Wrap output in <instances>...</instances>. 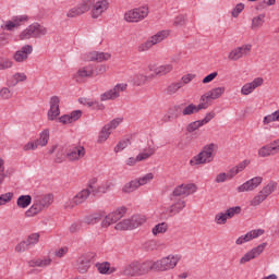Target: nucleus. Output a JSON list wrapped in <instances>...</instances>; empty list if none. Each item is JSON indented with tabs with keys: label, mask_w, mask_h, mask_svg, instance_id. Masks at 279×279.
I'll list each match as a JSON object with an SVG mask.
<instances>
[{
	"label": "nucleus",
	"mask_w": 279,
	"mask_h": 279,
	"mask_svg": "<svg viewBox=\"0 0 279 279\" xmlns=\"http://www.w3.org/2000/svg\"><path fill=\"white\" fill-rule=\"evenodd\" d=\"M24 151H32L34 149H38V144L36 141L28 142L26 145L23 147Z\"/></svg>",
	"instance_id": "62"
},
{
	"label": "nucleus",
	"mask_w": 279,
	"mask_h": 279,
	"mask_svg": "<svg viewBox=\"0 0 279 279\" xmlns=\"http://www.w3.org/2000/svg\"><path fill=\"white\" fill-rule=\"evenodd\" d=\"M263 184V177H255L242 185L238 186V193H245L247 191H254L255 189H258Z\"/></svg>",
	"instance_id": "15"
},
{
	"label": "nucleus",
	"mask_w": 279,
	"mask_h": 279,
	"mask_svg": "<svg viewBox=\"0 0 279 279\" xmlns=\"http://www.w3.org/2000/svg\"><path fill=\"white\" fill-rule=\"evenodd\" d=\"M80 104H82L83 106H88V108H93V106H95V104H99V101L97 100H92L89 98H80L78 99Z\"/></svg>",
	"instance_id": "60"
},
{
	"label": "nucleus",
	"mask_w": 279,
	"mask_h": 279,
	"mask_svg": "<svg viewBox=\"0 0 279 279\" xmlns=\"http://www.w3.org/2000/svg\"><path fill=\"white\" fill-rule=\"evenodd\" d=\"M81 5L86 12H88V10L95 5V0H83Z\"/></svg>",
	"instance_id": "64"
},
{
	"label": "nucleus",
	"mask_w": 279,
	"mask_h": 279,
	"mask_svg": "<svg viewBox=\"0 0 279 279\" xmlns=\"http://www.w3.org/2000/svg\"><path fill=\"white\" fill-rule=\"evenodd\" d=\"M125 90H128L126 83L117 84L112 89H109L100 95V101L119 99V97H121V93H125Z\"/></svg>",
	"instance_id": "8"
},
{
	"label": "nucleus",
	"mask_w": 279,
	"mask_h": 279,
	"mask_svg": "<svg viewBox=\"0 0 279 279\" xmlns=\"http://www.w3.org/2000/svg\"><path fill=\"white\" fill-rule=\"evenodd\" d=\"M276 191V183H269L259 191V193L251 201L252 206H260L271 193Z\"/></svg>",
	"instance_id": "9"
},
{
	"label": "nucleus",
	"mask_w": 279,
	"mask_h": 279,
	"mask_svg": "<svg viewBox=\"0 0 279 279\" xmlns=\"http://www.w3.org/2000/svg\"><path fill=\"white\" fill-rule=\"evenodd\" d=\"M215 222L218 226H226V223L228 222L226 216L223 215V213H219L215 216Z\"/></svg>",
	"instance_id": "58"
},
{
	"label": "nucleus",
	"mask_w": 279,
	"mask_h": 279,
	"mask_svg": "<svg viewBox=\"0 0 279 279\" xmlns=\"http://www.w3.org/2000/svg\"><path fill=\"white\" fill-rule=\"evenodd\" d=\"M180 88H182V83L180 81L173 82L166 88V93L167 95H175Z\"/></svg>",
	"instance_id": "43"
},
{
	"label": "nucleus",
	"mask_w": 279,
	"mask_h": 279,
	"mask_svg": "<svg viewBox=\"0 0 279 279\" xmlns=\"http://www.w3.org/2000/svg\"><path fill=\"white\" fill-rule=\"evenodd\" d=\"M167 222H161L156 225L153 229L151 232L154 234V236L158 235V234H165V232H167Z\"/></svg>",
	"instance_id": "44"
},
{
	"label": "nucleus",
	"mask_w": 279,
	"mask_h": 279,
	"mask_svg": "<svg viewBox=\"0 0 279 279\" xmlns=\"http://www.w3.org/2000/svg\"><path fill=\"white\" fill-rule=\"evenodd\" d=\"M13 197H14V193H12V192L1 194L0 195V206H5V204H9V202H12Z\"/></svg>",
	"instance_id": "48"
},
{
	"label": "nucleus",
	"mask_w": 279,
	"mask_h": 279,
	"mask_svg": "<svg viewBox=\"0 0 279 279\" xmlns=\"http://www.w3.org/2000/svg\"><path fill=\"white\" fill-rule=\"evenodd\" d=\"M265 247H267V243H262L258 246L252 248L244 256L240 258V265H245V263H250V260H254V258H258L265 252Z\"/></svg>",
	"instance_id": "13"
},
{
	"label": "nucleus",
	"mask_w": 279,
	"mask_h": 279,
	"mask_svg": "<svg viewBox=\"0 0 279 279\" xmlns=\"http://www.w3.org/2000/svg\"><path fill=\"white\" fill-rule=\"evenodd\" d=\"M169 36V33L167 31H160L156 35L151 36L148 40L142 43L137 47L138 53H143L145 51H149L154 45H158V43H162L165 38Z\"/></svg>",
	"instance_id": "7"
},
{
	"label": "nucleus",
	"mask_w": 279,
	"mask_h": 279,
	"mask_svg": "<svg viewBox=\"0 0 279 279\" xmlns=\"http://www.w3.org/2000/svg\"><path fill=\"white\" fill-rule=\"evenodd\" d=\"M111 56L108 52H96V62H106L110 60Z\"/></svg>",
	"instance_id": "59"
},
{
	"label": "nucleus",
	"mask_w": 279,
	"mask_h": 279,
	"mask_svg": "<svg viewBox=\"0 0 279 279\" xmlns=\"http://www.w3.org/2000/svg\"><path fill=\"white\" fill-rule=\"evenodd\" d=\"M138 186H141L138 184V181L137 180H133V181L126 183L123 186L122 191H123V193H134V191H136V189H138Z\"/></svg>",
	"instance_id": "42"
},
{
	"label": "nucleus",
	"mask_w": 279,
	"mask_h": 279,
	"mask_svg": "<svg viewBox=\"0 0 279 279\" xmlns=\"http://www.w3.org/2000/svg\"><path fill=\"white\" fill-rule=\"evenodd\" d=\"M0 97H1V99H11L12 93L10 92V89L8 87H3L0 90Z\"/></svg>",
	"instance_id": "63"
},
{
	"label": "nucleus",
	"mask_w": 279,
	"mask_h": 279,
	"mask_svg": "<svg viewBox=\"0 0 279 279\" xmlns=\"http://www.w3.org/2000/svg\"><path fill=\"white\" fill-rule=\"evenodd\" d=\"M33 51L34 47L32 45H25L13 53V60L19 63L27 62Z\"/></svg>",
	"instance_id": "14"
},
{
	"label": "nucleus",
	"mask_w": 279,
	"mask_h": 279,
	"mask_svg": "<svg viewBox=\"0 0 279 279\" xmlns=\"http://www.w3.org/2000/svg\"><path fill=\"white\" fill-rule=\"evenodd\" d=\"M93 262L90 256L82 255L76 260V270L78 274H88V269H90Z\"/></svg>",
	"instance_id": "18"
},
{
	"label": "nucleus",
	"mask_w": 279,
	"mask_h": 279,
	"mask_svg": "<svg viewBox=\"0 0 279 279\" xmlns=\"http://www.w3.org/2000/svg\"><path fill=\"white\" fill-rule=\"evenodd\" d=\"M147 75L138 73L133 76L132 82L134 86H145V84H147Z\"/></svg>",
	"instance_id": "37"
},
{
	"label": "nucleus",
	"mask_w": 279,
	"mask_h": 279,
	"mask_svg": "<svg viewBox=\"0 0 279 279\" xmlns=\"http://www.w3.org/2000/svg\"><path fill=\"white\" fill-rule=\"evenodd\" d=\"M147 16H149V8L138 7L126 11L124 13V21H126V23H141V21H145Z\"/></svg>",
	"instance_id": "6"
},
{
	"label": "nucleus",
	"mask_w": 279,
	"mask_h": 279,
	"mask_svg": "<svg viewBox=\"0 0 279 279\" xmlns=\"http://www.w3.org/2000/svg\"><path fill=\"white\" fill-rule=\"evenodd\" d=\"M128 213V207L122 206L118 207L114 211L106 215V211H97L84 218L85 223L88 226H95V223H99L101 221V228H109L112 223H117V221L123 219Z\"/></svg>",
	"instance_id": "1"
},
{
	"label": "nucleus",
	"mask_w": 279,
	"mask_h": 279,
	"mask_svg": "<svg viewBox=\"0 0 279 279\" xmlns=\"http://www.w3.org/2000/svg\"><path fill=\"white\" fill-rule=\"evenodd\" d=\"M39 239H40V234L32 233L31 235H28L26 243L31 247V245H36V243H38Z\"/></svg>",
	"instance_id": "53"
},
{
	"label": "nucleus",
	"mask_w": 279,
	"mask_h": 279,
	"mask_svg": "<svg viewBox=\"0 0 279 279\" xmlns=\"http://www.w3.org/2000/svg\"><path fill=\"white\" fill-rule=\"evenodd\" d=\"M95 182H97V180H93L89 183V189H90L93 195H98V193H108V191H111V189H114V182H112L110 180L105 181L98 187L93 186V184H95Z\"/></svg>",
	"instance_id": "21"
},
{
	"label": "nucleus",
	"mask_w": 279,
	"mask_h": 279,
	"mask_svg": "<svg viewBox=\"0 0 279 279\" xmlns=\"http://www.w3.org/2000/svg\"><path fill=\"white\" fill-rule=\"evenodd\" d=\"M90 193H93V190H90L89 186L87 189L82 190L72 199L65 203V208H75V206L84 204V202H86V199L90 197Z\"/></svg>",
	"instance_id": "10"
},
{
	"label": "nucleus",
	"mask_w": 279,
	"mask_h": 279,
	"mask_svg": "<svg viewBox=\"0 0 279 279\" xmlns=\"http://www.w3.org/2000/svg\"><path fill=\"white\" fill-rule=\"evenodd\" d=\"M110 8V3L108 0H100L96 3H94V7L92 9V19H99L104 12H106Z\"/></svg>",
	"instance_id": "22"
},
{
	"label": "nucleus",
	"mask_w": 279,
	"mask_h": 279,
	"mask_svg": "<svg viewBox=\"0 0 279 279\" xmlns=\"http://www.w3.org/2000/svg\"><path fill=\"white\" fill-rule=\"evenodd\" d=\"M210 104L201 101L198 105L190 104L183 110V117H191V114H197L201 110H208Z\"/></svg>",
	"instance_id": "16"
},
{
	"label": "nucleus",
	"mask_w": 279,
	"mask_h": 279,
	"mask_svg": "<svg viewBox=\"0 0 279 279\" xmlns=\"http://www.w3.org/2000/svg\"><path fill=\"white\" fill-rule=\"evenodd\" d=\"M193 80H195V74H185L181 77L179 83L181 84L182 88H184V86H186V84H191Z\"/></svg>",
	"instance_id": "51"
},
{
	"label": "nucleus",
	"mask_w": 279,
	"mask_h": 279,
	"mask_svg": "<svg viewBox=\"0 0 279 279\" xmlns=\"http://www.w3.org/2000/svg\"><path fill=\"white\" fill-rule=\"evenodd\" d=\"M86 156V149L83 146H75L66 153V158L70 161L80 160Z\"/></svg>",
	"instance_id": "24"
},
{
	"label": "nucleus",
	"mask_w": 279,
	"mask_h": 279,
	"mask_svg": "<svg viewBox=\"0 0 279 279\" xmlns=\"http://www.w3.org/2000/svg\"><path fill=\"white\" fill-rule=\"evenodd\" d=\"M147 221V218L143 215H135L131 218V227L134 229L138 228L140 226H143Z\"/></svg>",
	"instance_id": "35"
},
{
	"label": "nucleus",
	"mask_w": 279,
	"mask_h": 279,
	"mask_svg": "<svg viewBox=\"0 0 279 279\" xmlns=\"http://www.w3.org/2000/svg\"><path fill=\"white\" fill-rule=\"evenodd\" d=\"M154 180V173H147L144 177H141L137 182L140 186H145V184H149Z\"/></svg>",
	"instance_id": "50"
},
{
	"label": "nucleus",
	"mask_w": 279,
	"mask_h": 279,
	"mask_svg": "<svg viewBox=\"0 0 279 279\" xmlns=\"http://www.w3.org/2000/svg\"><path fill=\"white\" fill-rule=\"evenodd\" d=\"M96 269L99 271V274L110 276V263L108 262L97 263Z\"/></svg>",
	"instance_id": "41"
},
{
	"label": "nucleus",
	"mask_w": 279,
	"mask_h": 279,
	"mask_svg": "<svg viewBox=\"0 0 279 279\" xmlns=\"http://www.w3.org/2000/svg\"><path fill=\"white\" fill-rule=\"evenodd\" d=\"M86 10L78 4L77 7H74L70 9L66 13L68 19H77V16H82V14H86Z\"/></svg>",
	"instance_id": "30"
},
{
	"label": "nucleus",
	"mask_w": 279,
	"mask_h": 279,
	"mask_svg": "<svg viewBox=\"0 0 279 279\" xmlns=\"http://www.w3.org/2000/svg\"><path fill=\"white\" fill-rule=\"evenodd\" d=\"M29 17L27 15H17L12 17V21L5 23V27L9 32H12L14 27H21V23H27Z\"/></svg>",
	"instance_id": "25"
},
{
	"label": "nucleus",
	"mask_w": 279,
	"mask_h": 279,
	"mask_svg": "<svg viewBox=\"0 0 279 279\" xmlns=\"http://www.w3.org/2000/svg\"><path fill=\"white\" fill-rule=\"evenodd\" d=\"M251 51H252V44H245L241 47H238L231 50L228 54V59L232 60L233 62H236V60H241L243 56H250Z\"/></svg>",
	"instance_id": "12"
},
{
	"label": "nucleus",
	"mask_w": 279,
	"mask_h": 279,
	"mask_svg": "<svg viewBox=\"0 0 279 279\" xmlns=\"http://www.w3.org/2000/svg\"><path fill=\"white\" fill-rule=\"evenodd\" d=\"M174 27H182L186 25V15H179L174 19L173 22Z\"/></svg>",
	"instance_id": "54"
},
{
	"label": "nucleus",
	"mask_w": 279,
	"mask_h": 279,
	"mask_svg": "<svg viewBox=\"0 0 279 279\" xmlns=\"http://www.w3.org/2000/svg\"><path fill=\"white\" fill-rule=\"evenodd\" d=\"M204 126V124L202 123L201 120L191 122L187 126H186V131L191 134L193 132H195L196 130H199V128Z\"/></svg>",
	"instance_id": "49"
},
{
	"label": "nucleus",
	"mask_w": 279,
	"mask_h": 279,
	"mask_svg": "<svg viewBox=\"0 0 279 279\" xmlns=\"http://www.w3.org/2000/svg\"><path fill=\"white\" fill-rule=\"evenodd\" d=\"M193 193H197V185L195 183L181 184L173 190L172 197H189Z\"/></svg>",
	"instance_id": "11"
},
{
	"label": "nucleus",
	"mask_w": 279,
	"mask_h": 279,
	"mask_svg": "<svg viewBox=\"0 0 279 279\" xmlns=\"http://www.w3.org/2000/svg\"><path fill=\"white\" fill-rule=\"evenodd\" d=\"M29 204H32V196L29 195H22L16 201L19 208H27Z\"/></svg>",
	"instance_id": "38"
},
{
	"label": "nucleus",
	"mask_w": 279,
	"mask_h": 279,
	"mask_svg": "<svg viewBox=\"0 0 279 279\" xmlns=\"http://www.w3.org/2000/svg\"><path fill=\"white\" fill-rule=\"evenodd\" d=\"M47 27L40 25L39 23H33L20 34V40H29V38H41V36H47Z\"/></svg>",
	"instance_id": "5"
},
{
	"label": "nucleus",
	"mask_w": 279,
	"mask_h": 279,
	"mask_svg": "<svg viewBox=\"0 0 279 279\" xmlns=\"http://www.w3.org/2000/svg\"><path fill=\"white\" fill-rule=\"evenodd\" d=\"M154 156V148H149L146 153H141L137 155V160L142 162V160H147V158H151Z\"/></svg>",
	"instance_id": "55"
},
{
	"label": "nucleus",
	"mask_w": 279,
	"mask_h": 279,
	"mask_svg": "<svg viewBox=\"0 0 279 279\" xmlns=\"http://www.w3.org/2000/svg\"><path fill=\"white\" fill-rule=\"evenodd\" d=\"M247 165H250V160L245 159L244 161L238 163L236 166H234L233 168H231L227 175H228V180H232V178H234L235 175H239V173H241V171L245 170V167H247Z\"/></svg>",
	"instance_id": "27"
},
{
	"label": "nucleus",
	"mask_w": 279,
	"mask_h": 279,
	"mask_svg": "<svg viewBox=\"0 0 279 279\" xmlns=\"http://www.w3.org/2000/svg\"><path fill=\"white\" fill-rule=\"evenodd\" d=\"M173 71V64H163L155 69V75L162 77V75H169Z\"/></svg>",
	"instance_id": "31"
},
{
	"label": "nucleus",
	"mask_w": 279,
	"mask_h": 279,
	"mask_svg": "<svg viewBox=\"0 0 279 279\" xmlns=\"http://www.w3.org/2000/svg\"><path fill=\"white\" fill-rule=\"evenodd\" d=\"M44 208H49L53 204V195L47 194L41 197L35 198Z\"/></svg>",
	"instance_id": "34"
},
{
	"label": "nucleus",
	"mask_w": 279,
	"mask_h": 279,
	"mask_svg": "<svg viewBox=\"0 0 279 279\" xmlns=\"http://www.w3.org/2000/svg\"><path fill=\"white\" fill-rule=\"evenodd\" d=\"M181 258L182 257L180 255L170 254L156 262L149 260L150 271H169L171 269H175Z\"/></svg>",
	"instance_id": "4"
},
{
	"label": "nucleus",
	"mask_w": 279,
	"mask_h": 279,
	"mask_svg": "<svg viewBox=\"0 0 279 279\" xmlns=\"http://www.w3.org/2000/svg\"><path fill=\"white\" fill-rule=\"evenodd\" d=\"M226 93V87H216L201 96L203 104H210L209 99H219Z\"/></svg>",
	"instance_id": "20"
},
{
	"label": "nucleus",
	"mask_w": 279,
	"mask_h": 279,
	"mask_svg": "<svg viewBox=\"0 0 279 279\" xmlns=\"http://www.w3.org/2000/svg\"><path fill=\"white\" fill-rule=\"evenodd\" d=\"M263 77H256L253 82L244 84L241 88V94L245 96L252 95L256 88L263 86Z\"/></svg>",
	"instance_id": "23"
},
{
	"label": "nucleus",
	"mask_w": 279,
	"mask_h": 279,
	"mask_svg": "<svg viewBox=\"0 0 279 279\" xmlns=\"http://www.w3.org/2000/svg\"><path fill=\"white\" fill-rule=\"evenodd\" d=\"M243 10H245V5H243V3L236 4L235 8L232 10L231 14L234 19H236V16H239V14L243 12Z\"/></svg>",
	"instance_id": "61"
},
{
	"label": "nucleus",
	"mask_w": 279,
	"mask_h": 279,
	"mask_svg": "<svg viewBox=\"0 0 279 279\" xmlns=\"http://www.w3.org/2000/svg\"><path fill=\"white\" fill-rule=\"evenodd\" d=\"M274 121H279V110L264 117L263 123L264 125H269V123H274Z\"/></svg>",
	"instance_id": "46"
},
{
	"label": "nucleus",
	"mask_w": 279,
	"mask_h": 279,
	"mask_svg": "<svg viewBox=\"0 0 279 279\" xmlns=\"http://www.w3.org/2000/svg\"><path fill=\"white\" fill-rule=\"evenodd\" d=\"M110 134H112L110 126L105 125L99 133L98 143H106V141H108V138L110 137Z\"/></svg>",
	"instance_id": "40"
},
{
	"label": "nucleus",
	"mask_w": 279,
	"mask_h": 279,
	"mask_svg": "<svg viewBox=\"0 0 279 279\" xmlns=\"http://www.w3.org/2000/svg\"><path fill=\"white\" fill-rule=\"evenodd\" d=\"M52 259L50 257L44 259H33L28 262L29 267H49L51 265Z\"/></svg>",
	"instance_id": "32"
},
{
	"label": "nucleus",
	"mask_w": 279,
	"mask_h": 279,
	"mask_svg": "<svg viewBox=\"0 0 279 279\" xmlns=\"http://www.w3.org/2000/svg\"><path fill=\"white\" fill-rule=\"evenodd\" d=\"M95 75V70L93 69V65H86L83 68H80L74 75L75 80H84V77H93Z\"/></svg>",
	"instance_id": "26"
},
{
	"label": "nucleus",
	"mask_w": 279,
	"mask_h": 279,
	"mask_svg": "<svg viewBox=\"0 0 279 279\" xmlns=\"http://www.w3.org/2000/svg\"><path fill=\"white\" fill-rule=\"evenodd\" d=\"M14 66V62L9 58L0 59V71H5L8 69H12Z\"/></svg>",
	"instance_id": "47"
},
{
	"label": "nucleus",
	"mask_w": 279,
	"mask_h": 279,
	"mask_svg": "<svg viewBox=\"0 0 279 279\" xmlns=\"http://www.w3.org/2000/svg\"><path fill=\"white\" fill-rule=\"evenodd\" d=\"M116 230H133L131 219H124L116 225Z\"/></svg>",
	"instance_id": "45"
},
{
	"label": "nucleus",
	"mask_w": 279,
	"mask_h": 279,
	"mask_svg": "<svg viewBox=\"0 0 279 279\" xmlns=\"http://www.w3.org/2000/svg\"><path fill=\"white\" fill-rule=\"evenodd\" d=\"M130 138H125L122 140L121 142H119L117 144V146L114 147V151L116 154H119V151H123V149H125V147H128V145H130Z\"/></svg>",
	"instance_id": "52"
},
{
	"label": "nucleus",
	"mask_w": 279,
	"mask_h": 279,
	"mask_svg": "<svg viewBox=\"0 0 279 279\" xmlns=\"http://www.w3.org/2000/svg\"><path fill=\"white\" fill-rule=\"evenodd\" d=\"M27 80V75L25 73H15L13 75V86H16L19 82H25Z\"/></svg>",
	"instance_id": "56"
},
{
	"label": "nucleus",
	"mask_w": 279,
	"mask_h": 279,
	"mask_svg": "<svg viewBox=\"0 0 279 279\" xmlns=\"http://www.w3.org/2000/svg\"><path fill=\"white\" fill-rule=\"evenodd\" d=\"M57 117H60V97L52 96L50 98V109L48 111L49 121H54Z\"/></svg>",
	"instance_id": "19"
},
{
	"label": "nucleus",
	"mask_w": 279,
	"mask_h": 279,
	"mask_svg": "<svg viewBox=\"0 0 279 279\" xmlns=\"http://www.w3.org/2000/svg\"><path fill=\"white\" fill-rule=\"evenodd\" d=\"M265 234V230L263 229H256L247 232L245 235H241L235 240L236 245H243V243H248V241H252L254 239H258V236H263Z\"/></svg>",
	"instance_id": "17"
},
{
	"label": "nucleus",
	"mask_w": 279,
	"mask_h": 279,
	"mask_svg": "<svg viewBox=\"0 0 279 279\" xmlns=\"http://www.w3.org/2000/svg\"><path fill=\"white\" fill-rule=\"evenodd\" d=\"M150 264L149 260L140 263V262H131L124 265L120 271V276H126V278H136L138 276H145L149 274Z\"/></svg>",
	"instance_id": "2"
},
{
	"label": "nucleus",
	"mask_w": 279,
	"mask_h": 279,
	"mask_svg": "<svg viewBox=\"0 0 279 279\" xmlns=\"http://www.w3.org/2000/svg\"><path fill=\"white\" fill-rule=\"evenodd\" d=\"M258 156L260 158H267L268 156H276V153H275L274 148L270 146V144H268V145L259 148Z\"/></svg>",
	"instance_id": "36"
},
{
	"label": "nucleus",
	"mask_w": 279,
	"mask_h": 279,
	"mask_svg": "<svg viewBox=\"0 0 279 279\" xmlns=\"http://www.w3.org/2000/svg\"><path fill=\"white\" fill-rule=\"evenodd\" d=\"M35 143H37L38 147H47V143H49V130H44L40 133L39 138L36 140Z\"/></svg>",
	"instance_id": "33"
},
{
	"label": "nucleus",
	"mask_w": 279,
	"mask_h": 279,
	"mask_svg": "<svg viewBox=\"0 0 279 279\" xmlns=\"http://www.w3.org/2000/svg\"><path fill=\"white\" fill-rule=\"evenodd\" d=\"M26 250H29V244L26 241H22L15 246V252L19 254L26 252Z\"/></svg>",
	"instance_id": "57"
},
{
	"label": "nucleus",
	"mask_w": 279,
	"mask_h": 279,
	"mask_svg": "<svg viewBox=\"0 0 279 279\" xmlns=\"http://www.w3.org/2000/svg\"><path fill=\"white\" fill-rule=\"evenodd\" d=\"M186 208V201L178 199L169 208L170 215H180Z\"/></svg>",
	"instance_id": "28"
},
{
	"label": "nucleus",
	"mask_w": 279,
	"mask_h": 279,
	"mask_svg": "<svg viewBox=\"0 0 279 279\" xmlns=\"http://www.w3.org/2000/svg\"><path fill=\"white\" fill-rule=\"evenodd\" d=\"M184 104L174 106L173 108L169 109L168 116L165 117L163 121L169 123V121H173V119H178L180 117V108H182Z\"/></svg>",
	"instance_id": "29"
},
{
	"label": "nucleus",
	"mask_w": 279,
	"mask_h": 279,
	"mask_svg": "<svg viewBox=\"0 0 279 279\" xmlns=\"http://www.w3.org/2000/svg\"><path fill=\"white\" fill-rule=\"evenodd\" d=\"M265 24V13H262L252 20V29H258Z\"/></svg>",
	"instance_id": "39"
},
{
	"label": "nucleus",
	"mask_w": 279,
	"mask_h": 279,
	"mask_svg": "<svg viewBox=\"0 0 279 279\" xmlns=\"http://www.w3.org/2000/svg\"><path fill=\"white\" fill-rule=\"evenodd\" d=\"M217 149V144H207L203 147L202 151L194 156L190 160L191 167H198L199 165H208L215 160V150Z\"/></svg>",
	"instance_id": "3"
}]
</instances>
